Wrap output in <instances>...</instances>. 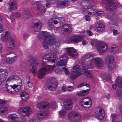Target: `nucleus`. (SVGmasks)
<instances>
[{
  "label": "nucleus",
  "instance_id": "1",
  "mask_svg": "<svg viewBox=\"0 0 122 122\" xmlns=\"http://www.w3.org/2000/svg\"><path fill=\"white\" fill-rule=\"evenodd\" d=\"M51 55L48 54L44 56L43 58L42 68L40 69L38 73V76L39 78H42L46 72L52 71L55 66V61H56L55 58L56 54Z\"/></svg>",
  "mask_w": 122,
  "mask_h": 122
},
{
  "label": "nucleus",
  "instance_id": "2",
  "mask_svg": "<svg viewBox=\"0 0 122 122\" xmlns=\"http://www.w3.org/2000/svg\"><path fill=\"white\" fill-rule=\"evenodd\" d=\"M49 39L48 41L47 40H45L43 43V47L46 49H47L49 46H52L53 48L55 49H56L57 48H58L60 45V42L59 41H57L56 40V39L55 36L53 35H50ZM56 53L57 54V50H55V52H54V53Z\"/></svg>",
  "mask_w": 122,
  "mask_h": 122
},
{
  "label": "nucleus",
  "instance_id": "3",
  "mask_svg": "<svg viewBox=\"0 0 122 122\" xmlns=\"http://www.w3.org/2000/svg\"><path fill=\"white\" fill-rule=\"evenodd\" d=\"M1 37L3 41H8L6 45L8 48L10 50L13 49L15 48V41L13 39L11 38V36L9 34L8 32H6L5 34L1 35Z\"/></svg>",
  "mask_w": 122,
  "mask_h": 122
},
{
  "label": "nucleus",
  "instance_id": "4",
  "mask_svg": "<svg viewBox=\"0 0 122 122\" xmlns=\"http://www.w3.org/2000/svg\"><path fill=\"white\" fill-rule=\"evenodd\" d=\"M94 66L93 63L89 61H88L86 64H83L82 65L83 72L88 77L90 78H92V75L89 71H92Z\"/></svg>",
  "mask_w": 122,
  "mask_h": 122
},
{
  "label": "nucleus",
  "instance_id": "5",
  "mask_svg": "<svg viewBox=\"0 0 122 122\" xmlns=\"http://www.w3.org/2000/svg\"><path fill=\"white\" fill-rule=\"evenodd\" d=\"M80 104L82 107L87 108L91 107L92 104V101L89 97H83L80 101Z\"/></svg>",
  "mask_w": 122,
  "mask_h": 122
},
{
  "label": "nucleus",
  "instance_id": "6",
  "mask_svg": "<svg viewBox=\"0 0 122 122\" xmlns=\"http://www.w3.org/2000/svg\"><path fill=\"white\" fill-rule=\"evenodd\" d=\"M73 71L71 73V78L72 79H75L81 74V69L79 66L77 65L73 67Z\"/></svg>",
  "mask_w": 122,
  "mask_h": 122
},
{
  "label": "nucleus",
  "instance_id": "7",
  "mask_svg": "<svg viewBox=\"0 0 122 122\" xmlns=\"http://www.w3.org/2000/svg\"><path fill=\"white\" fill-rule=\"evenodd\" d=\"M32 58H34L32 57H30V58L29 60H30V61L32 62L31 64V66H29V68H30L31 67H32L30 69V71L32 72L33 75H34L37 73V67L38 64V62L37 61H34V59H32Z\"/></svg>",
  "mask_w": 122,
  "mask_h": 122
},
{
  "label": "nucleus",
  "instance_id": "8",
  "mask_svg": "<svg viewBox=\"0 0 122 122\" xmlns=\"http://www.w3.org/2000/svg\"><path fill=\"white\" fill-rule=\"evenodd\" d=\"M85 3L83 1H82L80 3V5L83 11L84 12L87 11V12H88L87 11L89 9L90 10L89 11L92 12V13L93 12V11L95 10L96 9L95 7L94 6L92 5H89L86 6ZM92 12H89L88 14L89 15H91L92 14Z\"/></svg>",
  "mask_w": 122,
  "mask_h": 122
},
{
  "label": "nucleus",
  "instance_id": "9",
  "mask_svg": "<svg viewBox=\"0 0 122 122\" xmlns=\"http://www.w3.org/2000/svg\"><path fill=\"white\" fill-rule=\"evenodd\" d=\"M69 119L72 122H75L79 120L81 116L78 113L75 112H70L68 115Z\"/></svg>",
  "mask_w": 122,
  "mask_h": 122
},
{
  "label": "nucleus",
  "instance_id": "10",
  "mask_svg": "<svg viewBox=\"0 0 122 122\" xmlns=\"http://www.w3.org/2000/svg\"><path fill=\"white\" fill-rule=\"evenodd\" d=\"M98 51L100 53L106 52L108 49V47L105 43L102 42L99 43L97 45Z\"/></svg>",
  "mask_w": 122,
  "mask_h": 122
},
{
  "label": "nucleus",
  "instance_id": "11",
  "mask_svg": "<svg viewBox=\"0 0 122 122\" xmlns=\"http://www.w3.org/2000/svg\"><path fill=\"white\" fill-rule=\"evenodd\" d=\"M70 3L69 0H59L57 1L56 4L59 8H63L68 6Z\"/></svg>",
  "mask_w": 122,
  "mask_h": 122
},
{
  "label": "nucleus",
  "instance_id": "12",
  "mask_svg": "<svg viewBox=\"0 0 122 122\" xmlns=\"http://www.w3.org/2000/svg\"><path fill=\"white\" fill-rule=\"evenodd\" d=\"M70 3L69 0H59L57 1L56 4L59 8H63L68 6Z\"/></svg>",
  "mask_w": 122,
  "mask_h": 122
},
{
  "label": "nucleus",
  "instance_id": "13",
  "mask_svg": "<svg viewBox=\"0 0 122 122\" xmlns=\"http://www.w3.org/2000/svg\"><path fill=\"white\" fill-rule=\"evenodd\" d=\"M51 35L49 34V33H47L46 32L43 31L39 32L37 36L39 40L42 39L43 37L44 38L42 43V46H43V43L45 40H47H47L49 39V36Z\"/></svg>",
  "mask_w": 122,
  "mask_h": 122
},
{
  "label": "nucleus",
  "instance_id": "14",
  "mask_svg": "<svg viewBox=\"0 0 122 122\" xmlns=\"http://www.w3.org/2000/svg\"><path fill=\"white\" fill-rule=\"evenodd\" d=\"M18 112H20V114L23 116H26L29 115L31 112L30 108L27 107L20 108L18 111Z\"/></svg>",
  "mask_w": 122,
  "mask_h": 122
},
{
  "label": "nucleus",
  "instance_id": "15",
  "mask_svg": "<svg viewBox=\"0 0 122 122\" xmlns=\"http://www.w3.org/2000/svg\"><path fill=\"white\" fill-rule=\"evenodd\" d=\"M35 4L37 6L36 10L39 14H41L45 12L46 9L44 5L41 3V1H36L35 2Z\"/></svg>",
  "mask_w": 122,
  "mask_h": 122
},
{
  "label": "nucleus",
  "instance_id": "16",
  "mask_svg": "<svg viewBox=\"0 0 122 122\" xmlns=\"http://www.w3.org/2000/svg\"><path fill=\"white\" fill-rule=\"evenodd\" d=\"M97 111L96 113V117L98 120H102L105 116V113L103 108L102 107H98L97 108Z\"/></svg>",
  "mask_w": 122,
  "mask_h": 122
},
{
  "label": "nucleus",
  "instance_id": "17",
  "mask_svg": "<svg viewBox=\"0 0 122 122\" xmlns=\"http://www.w3.org/2000/svg\"><path fill=\"white\" fill-rule=\"evenodd\" d=\"M94 61L96 66L99 68H102L104 64V61L102 58L99 57L95 58L94 59Z\"/></svg>",
  "mask_w": 122,
  "mask_h": 122
},
{
  "label": "nucleus",
  "instance_id": "18",
  "mask_svg": "<svg viewBox=\"0 0 122 122\" xmlns=\"http://www.w3.org/2000/svg\"><path fill=\"white\" fill-rule=\"evenodd\" d=\"M108 2L110 4L107 5L105 6L106 9L108 11H111L116 10L117 6L114 4V2L113 0H108Z\"/></svg>",
  "mask_w": 122,
  "mask_h": 122
},
{
  "label": "nucleus",
  "instance_id": "19",
  "mask_svg": "<svg viewBox=\"0 0 122 122\" xmlns=\"http://www.w3.org/2000/svg\"><path fill=\"white\" fill-rule=\"evenodd\" d=\"M67 53L71 56L73 57H76L78 54L76 50L73 47H68L66 48Z\"/></svg>",
  "mask_w": 122,
  "mask_h": 122
},
{
  "label": "nucleus",
  "instance_id": "20",
  "mask_svg": "<svg viewBox=\"0 0 122 122\" xmlns=\"http://www.w3.org/2000/svg\"><path fill=\"white\" fill-rule=\"evenodd\" d=\"M42 25V23L39 20L37 19H35L34 20V26L35 31H39L41 29Z\"/></svg>",
  "mask_w": 122,
  "mask_h": 122
},
{
  "label": "nucleus",
  "instance_id": "21",
  "mask_svg": "<svg viewBox=\"0 0 122 122\" xmlns=\"http://www.w3.org/2000/svg\"><path fill=\"white\" fill-rule=\"evenodd\" d=\"M36 107L39 109H47L49 108V105L47 102H41L38 103L36 105Z\"/></svg>",
  "mask_w": 122,
  "mask_h": 122
},
{
  "label": "nucleus",
  "instance_id": "22",
  "mask_svg": "<svg viewBox=\"0 0 122 122\" xmlns=\"http://www.w3.org/2000/svg\"><path fill=\"white\" fill-rule=\"evenodd\" d=\"M83 39V38L80 36H71L70 38V41L73 43L78 42Z\"/></svg>",
  "mask_w": 122,
  "mask_h": 122
},
{
  "label": "nucleus",
  "instance_id": "23",
  "mask_svg": "<svg viewBox=\"0 0 122 122\" xmlns=\"http://www.w3.org/2000/svg\"><path fill=\"white\" fill-rule=\"evenodd\" d=\"M62 31H63L67 33H70L72 31V28L70 25L67 24L63 25L61 29Z\"/></svg>",
  "mask_w": 122,
  "mask_h": 122
},
{
  "label": "nucleus",
  "instance_id": "24",
  "mask_svg": "<svg viewBox=\"0 0 122 122\" xmlns=\"http://www.w3.org/2000/svg\"><path fill=\"white\" fill-rule=\"evenodd\" d=\"M73 102L71 100L68 99L65 100L64 102V107L66 109H68L72 106Z\"/></svg>",
  "mask_w": 122,
  "mask_h": 122
},
{
  "label": "nucleus",
  "instance_id": "25",
  "mask_svg": "<svg viewBox=\"0 0 122 122\" xmlns=\"http://www.w3.org/2000/svg\"><path fill=\"white\" fill-rule=\"evenodd\" d=\"M116 83L112 85V87L113 89H115L117 85L120 88H122V79L121 77L118 78L116 80Z\"/></svg>",
  "mask_w": 122,
  "mask_h": 122
},
{
  "label": "nucleus",
  "instance_id": "26",
  "mask_svg": "<svg viewBox=\"0 0 122 122\" xmlns=\"http://www.w3.org/2000/svg\"><path fill=\"white\" fill-rule=\"evenodd\" d=\"M7 73L6 70L3 69L0 70V80L2 81L1 83L4 80L5 76L7 75Z\"/></svg>",
  "mask_w": 122,
  "mask_h": 122
},
{
  "label": "nucleus",
  "instance_id": "27",
  "mask_svg": "<svg viewBox=\"0 0 122 122\" xmlns=\"http://www.w3.org/2000/svg\"><path fill=\"white\" fill-rule=\"evenodd\" d=\"M25 78L28 86H25V88L26 89H28L29 88H31L33 85L30 79V76H25Z\"/></svg>",
  "mask_w": 122,
  "mask_h": 122
},
{
  "label": "nucleus",
  "instance_id": "28",
  "mask_svg": "<svg viewBox=\"0 0 122 122\" xmlns=\"http://www.w3.org/2000/svg\"><path fill=\"white\" fill-rule=\"evenodd\" d=\"M90 90L89 89L86 90H82L80 91H78L77 94L78 96H82L86 95L89 93Z\"/></svg>",
  "mask_w": 122,
  "mask_h": 122
},
{
  "label": "nucleus",
  "instance_id": "29",
  "mask_svg": "<svg viewBox=\"0 0 122 122\" xmlns=\"http://www.w3.org/2000/svg\"><path fill=\"white\" fill-rule=\"evenodd\" d=\"M68 61V58L66 57L65 58L60 60L57 62V65L58 66H62L65 65Z\"/></svg>",
  "mask_w": 122,
  "mask_h": 122
},
{
  "label": "nucleus",
  "instance_id": "30",
  "mask_svg": "<svg viewBox=\"0 0 122 122\" xmlns=\"http://www.w3.org/2000/svg\"><path fill=\"white\" fill-rule=\"evenodd\" d=\"M57 83L55 82H52L48 86V87L51 91H54L56 90L57 86Z\"/></svg>",
  "mask_w": 122,
  "mask_h": 122
},
{
  "label": "nucleus",
  "instance_id": "31",
  "mask_svg": "<svg viewBox=\"0 0 122 122\" xmlns=\"http://www.w3.org/2000/svg\"><path fill=\"white\" fill-rule=\"evenodd\" d=\"M17 5L15 1L11 2L10 3V7L8 9V11L11 12L17 8Z\"/></svg>",
  "mask_w": 122,
  "mask_h": 122
},
{
  "label": "nucleus",
  "instance_id": "32",
  "mask_svg": "<svg viewBox=\"0 0 122 122\" xmlns=\"http://www.w3.org/2000/svg\"><path fill=\"white\" fill-rule=\"evenodd\" d=\"M114 58L112 56L108 55L105 58V62L106 64L114 61Z\"/></svg>",
  "mask_w": 122,
  "mask_h": 122
},
{
  "label": "nucleus",
  "instance_id": "33",
  "mask_svg": "<svg viewBox=\"0 0 122 122\" xmlns=\"http://www.w3.org/2000/svg\"><path fill=\"white\" fill-rule=\"evenodd\" d=\"M19 85H16L14 84L13 85V90H11L10 91L12 94L14 93L15 92H17L18 91L20 88L21 84H18Z\"/></svg>",
  "mask_w": 122,
  "mask_h": 122
},
{
  "label": "nucleus",
  "instance_id": "34",
  "mask_svg": "<svg viewBox=\"0 0 122 122\" xmlns=\"http://www.w3.org/2000/svg\"><path fill=\"white\" fill-rule=\"evenodd\" d=\"M21 96L22 99L23 101H26L28 99L29 96L27 93L25 92H22Z\"/></svg>",
  "mask_w": 122,
  "mask_h": 122
},
{
  "label": "nucleus",
  "instance_id": "35",
  "mask_svg": "<svg viewBox=\"0 0 122 122\" xmlns=\"http://www.w3.org/2000/svg\"><path fill=\"white\" fill-rule=\"evenodd\" d=\"M8 117L9 119L12 120L10 122H16V120L15 119L17 118V115L15 114H10L9 115Z\"/></svg>",
  "mask_w": 122,
  "mask_h": 122
},
{
  "label": "nucleus",
  "instance_id": "36",
  "mask_svg": "<svg viewBox=\"0 0 122 122\" xmlns=\"http://www.w3.org/2000/svg\"><path fill=\"white\" fill-rule=\"evenodd\" d=\"M47 112L46 111H44L41 112L40 113H38V115H39L41 117L38 116L37 117L39 118H45L47 116Z\"/></svg>",
  "mask_w": 122,
  "mask_h": 122
},
{
  "label": "nucleus",
  "instance_id": "37",
  "mask_svg": "<svg viewBox=\"0 0 122 122\" xmlns=\"http://www.w3.org/2000/svg\"><path fill=\"white\" fill-rule=\"evenodd\" d=\"M23 15L24 17L27 18L30 17L31 16V13L28 9L25 10L23 13Z\"/></svg>",
  "mask_w": 122,
  "mask_h": 122
},
{
  "label": "nucleus",
  "instance_id": "38",
  "mask_svg": "<svg viewBox=\"0 0 122 122\" xmlns=\"http://www.w3.org/2000/svg\"><path fill=\"white\" fill-rule=\"evenodd\" d=\"M21 15L19 13L17 12L12 14L10 15V17L12 19H13V20H12L13 21H15V18H18L20 17Z\"/></svg>",
  "mask_w": 122,
  "mask_h": 122
},
{
  "label": "nucleus",
  "instance_id": "39",
  "mask_svg": "<svg viewBox=\"0 0 122 122\" xmlns=\"http://www.w3.org/2000/svg\"><path fill=\"white\" fill-rule=\"evenodd\" d=\"M106 64L108 67L111 69H114L116 66V63L114 61L109 63Z\"/></svg>",
  "mask_w": 122,
  "mask_h": 122
},
{
  "label": "nucleus",
  "instance_id": "40",
  "mask_svg": "<svg viewBox=\"0 0 122 122\" xmlns=\"http://www.w3.org/2000/svg\"><path fill=\"white\" fill-rule=\"evenodd\" d=\"M7 109L6 106L5 105H2L0 107V112L2 113L6 114L7 113Z\"/></svg>",
  "mask_w": 122,
  "mask_h": 122
},
{
  "label": "nucleus",
  "instance_id": "41",
  "mask_svg": "<svg viewBox=\"0 0 122 122\" xmlns=\"http://www.w3.org/2000/svg\"><path fill=\"white\" fill-rule=\"evenodd\" d=\"M118 48L115 46H112L110 49V51L111 53L114 54L116 53L118 51Z\"/></svg>",
  "mask_w": 122,
  "mask_h": 122
},
{
  "label": "nucleus",
  "instance_id": "42",
  "mask_svg": "<svg viewBox=\"0 0 122 122\" xmlns=\"http://www.w3.org/2000/svg\"><path fill=\"white\" fill-rule=\"evenodd\" d=\"M16 59V57L15 56L11 58L9 57H7L6 59V61L8 63L10 64L15 61Z\"/></svg>",
  "mask_w": 122,
  "mask_h": 122
},
{
  "label": "nucleus",
  "instance_id": "43",
  "mask_svg": "<svg viewBox=\"0 0 122 122\" xmlns=\"http://www.w3.org/2000/svg\"><path fill=\"white\" fill-rule=\"evenodd\" d=\"M97 30L100 31H102L104 30V25L101 23L98 25V26L97 27Z\"/></svg>",
  "mask_w": 122,
  "mask_h": 122
},
{
  "label": "nucleus",
  "instance_id": "44",
  "mask_svg": "<svg viewBox=\"0 0 122 122\" xmlns=\"http://www.w3.org/2000/svg\"><path fill=\"white\" fill-rule=\"evenodd\" d=\"M3 51L4 54H1V56L2 57H4L6 55L10 54L11 53V52L7 50Z\"/></svg>",
  "mask_w": 122,
  "mask_h": 122
},
{
  "label": "nucleus",
  "instance_id": "45",
  "mask_svg": "<svg viewBox=\"0 0 122 122\" xmlns=\"http://www.w3.org/2000/svg\"><path fill=\"white\" fill-rule=\"evenodd\" d=\"M6 89L7 90V91L10 92V93H11V92L10 91L11 90H13V86L12 85H11V86H9L8 85H6Z\"/></svg>",
  "mask_w": 122,
  "mask_h": 122
},
{
  "label": "nucleus",
  "instance_id": "46",
  "mask_svg": "<svg viewBox=\"0 0 122 122\" xmlns=\"http://www.w3.org/2000/svg\"><path fill=\"white\" fill-rule=\"evenodd\" d=\"M66 113V112L64 110H62L59 111V114L60 116H65Z\"/></svg>",
  "mask_w": 122,
  "mask_h": 122
},
{
  "label": "nucleus",
  "instance_id": "47",
  "mask_svg": "<svg viewBox=\"0 0 122 122\" xmlns=\"http://www.w3.org/2000/svg\"><path fill=\"white\" fill-rule=\"evenodd\" d=\"M86 86L88 87H90V85L87 84L86 83H81L78 85L77 87V88H79L80 87H81L82 86Z\"/></svg>",
  "mask_w": 122,
  "mask_h": 122
},
{
  "label": "nucleus",
  "instance_id": "48",
  "mask_svg": "<svg viewBox=\"0 0 122 122\" xmlns=\"http://www.w3.org/2000/svg\"><path fill=\"white\" fill-rule=\"evenodd\" d=\"M52 22L53 21L51 20L49 21L48 22V25L50 29H53L54 27L53 25V22Z\"/></svg>",
  "mask_w": 122,
  "mask_h": 122
},
{
  "label": "nucleus",
  "instance_id": "49",
  "mask_svg": "<svg viewBox=\"0 0 122 122\" xmlns=\"http://www.w3.org/2000/svg\"><path fill=\"white\" fill-rule=\"evenodd\" d=\"M97 15L98 16H102L104 15V12L102 11H99L96 12Z\"/></svg>",
  "mask_w": 122,
  "mask_h": 122
},
{
  "label": "nucleus",
  "instance_id": "50",
  "mask_svg": "<svg viewBox=\"0 0 122 122\" xmlns=\"http://www.w3.org/2000/svg\"><path fill=\"white\" fill-rule=\"evenodd\" d=\"M49 105V107L51 108H56L57 106L56 103L55 102L51 103H48Z\"/></svg>",
  "mask_w": 122,
  "mask_h": 122
},
{
  "label": "nucleus",
  "instance_id": "51",
  "mask_svg": "<svg viewBox=\"0 0 122 122\" xmlns=\"http://www.w3.org/2000/svg\"><path fill=\"white\" fill-rule=\"evenodd\" d=\"M15 80H18L17 82H18V84H21L22 83V80L19 77L17 76H15Z\"/></svg>",
  "mask_w": 122,
  "mask_h": 122
},
{
  "label": "nucleus",
  "instance_id": "52",
  "mask_svg": "<svg viewBox=\"0 0 122 122\" xmlns=\"http://www.w3.org/2000/svg\"><path fill=\"white\" fill-rule=\"evenodd\" d=\"M107 76L106 77L105 76L103 77L105 80H109L111 78V75L109 73H107V75L106 74L105 76Z\"/></svg>",
  "mask_w": 122,
  "mask_h": 122
},
{
  "label": "nucleus",
  "instance_id": "53",
  "mask_svg": "<svg viewBox=\"0 0 122 122\" xmlns=\"http://www.w3.org/2000/svg\"><path fill=\"white\" fill-rule=\"evenodd\" d=\"M92 56V55L91 54L89 53L85 55L84 56V58L85 59H88Z\"/></svg>",
  "mask_w": 122,
  "mask_h": 122
},
{
  "label": "nucleus",
  "instance_id": "54",
  "mask_svg": "<svg viewBox=\"0 0 122 122\" xmlns=\"http://www.w3.org/2000/svg\"><path fill=\"white\" fill-rule=\"evenodd\" d=\"M61 69L60 68H57L55 70V72L56 73L58 74H60L61 72Z\"/></svg>",
  "mask_w": 122,
  "mask_h": 122
},
{
  "label": "nucleus",
  "instance_id": "55",
  "mask_svg": "<svg viewBox=\"0 0 122 122\" xmlns=\"http://www.w3.org/2000/svg\"><path fill=\"white\" fill-rule=\"evenodd\" d=\"M58 19L60 21L59 22L60 24L63 23L65 20V18L63 17H58Z\"/></svg>",
  "mask_w": 122,
  "mask_h": 122
},
{
  "label": "nucleus",
  "instance_id": "56",
  "mask_svg": "<svg viewBox=\"0 0 122 122\" xmlns=\"http://www.w3.org/2000/svg\"><path fill=\"white\" fill-rule=\"evenodd\" d=\"M2 22V20L1 17H0V33L2 32L3 30L2 26L0 24V23Z\"/></svg>",
  "mask_w": 122,
  "mask_h": 122
},
{
  "label": "nucleus",
  "instance_id": "57",
  "mask_svg": "<svg viewBox=\"0 0 122 122\" xmlns=\"http://www.w3.org/2000/svg\"><path fill=\"white\" fill-rule=\"evenodd\" d=\"M74 88L72 86H69L67 87V90L69 91H72L73 90Z\"/></svg>",
  "mask_w": 122,
  "mask_h": 122
},
{
  "label": "nucleus",
  "instance_id": "58",
  "mask_svg": "<svg viewBox=\"0 0 122 122\" xmlns=\"http://www.w3.org/2000/svg\"><path fill=\"white\" fill-rule=\"evenodd\" d=\"M63 69L64 70V72L67 75L69 74V72L67 70V69L65 67H63Z\"/></svg>",
  "mask_w": 122,
  "mask_h": 122
},
{
  "label": "nucleus",
  "instance_id": "59",
  "mask_svg": "<svg viewBox=\"0 0 122 122\" xmlns=\"http://www.w3.org/2000/svg\"><path fill=\"white\" fill-rule=\"evenodd\" d=\"M24 39L25 40H26L28 36V35L25 33H24L23 34Z\"/></svg>",
  "mask_w": 122,
  "mask_h": 122
},
{
  "label": "nucleus",
  "instance_id": "60",
  "mask_svg": "<svg viewBox=\"0 0 122 122\" xmlns=\"http://www.w3.org/2000/svg\"><path fill=\"white\" fill-rule=\"evenodd\" d=\"M113 35L114 36H117L118 34V32L117 30H113Z\"/></svg>",
  "mask_w": 122,
  "mask_h": 122
},
{
  "label": "nucleus",
  "instance_id": "61",
  "mask_svg": "<svg viewBox=\"0 0 122 122\" xmlns=\"http://www.w3.org/2000/svg\"><path fill=\"white\" fill-rule=\"evenodd\" d=\"M85 17L86 20L87 21L89 20L90 19V16L88 15H86Z\"/></svg>",
  "mask_w": 122,
  "mask_h": 122
},
{
  "label": "nucleus",
  "instance_id": "62",
  "mask_svg": "<svg viewBox=\"0 0 122 122\" xmlns=\"http://www.w3.org/2000/svg\"><path fill=\"white\" fill-rule=\"evenodd\" d=\"M11 80H15V76H10L8 80L9 81H10Z\"/></svg>",
  "mask_w": 122,
  "mask_h": 122
},
{
  "label": "nucleus",
  "instance_id": "63",
  "mask_svg": "<svg viewBox=\"0 0 122 122\" xmlns=\"http://www.w3.org/2000/svg\"><path fill=\"white\" fill-rule=\"evenodd\" d=\"M47 2H50L51 3H55L56 0H46Z\"/></svg>",
  "mask_w": 122,
  "mask_h": 122
},
{
  "label": "nucleus",
  "instance_id": "64",
  "mask_svg": "<svg viewBox=\"0 0 122 122\" xmlns=\"http://www.w3.org/2000/svg\"><path fill=\"white\" fill-rule=\"evenodd\" d=\"M6 101L0 99V104H5L6 103Z\"/></svg>",
  "mask_w": 122,
  "mask_h": 122
}]
</instances>
